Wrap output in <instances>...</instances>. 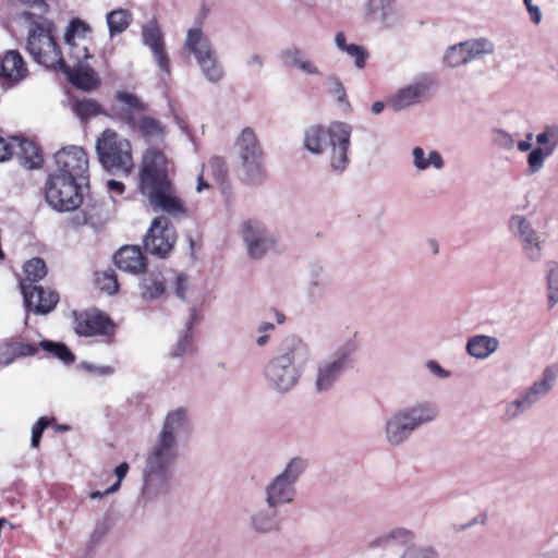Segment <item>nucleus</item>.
<instances>
[{
	"label": "nucleus",
	"mask_w": 558,
	"mask_h": 558,
	"mask_svg": "<svg viewBox=\"0 0 558 558\" xmlns=\"http://www.w3.org/2000/svg\"><path fill=\"white\" fill-rule=\"evenodd\" d=\"M179 457V442L157 434L146 454L145 463L173 469Z\"/></svg>",
	"instance_id": "412c9836"
},
{
	"label": "nucleus",
	"mask_w": 558,
	"mask_h": 558,
	"mask_svg": "<svg viewBox=\"0 0 558 558\" xmlns=\"http://www.w3.org/2000/svg\"><path fill=\"white\" fill-rule=\"evenodd\" d=\"M248 529L257 535H270L281 530V520L275 507L257 508L247 519Z\"/></svg>",
	"instance_id": "5701e85b"
},
{
	"label": "nucleus",
	"mask_w": 558,
	"mask_h": 558,
	"mask_svg": "<svg viewBox=\"0 0 558 558\" xmlns=\"http://www.w3.org/2000/svg\"><path fill=\"white\" fill-rule=\"evenodd\" d=\"M49 421L46 417H40L32 428V447H37L44 429L48 426Z\"/></svg>",
	"instance_id": "338daca9"
},
{
	"label": "nucleus",
	"mask_w": 558,
	"mask_h": 558,
	"mask_svg": "<svg viewBox=\"0 0 558 558\" xmlns=\"http://www.w3.org/2000/svg\"><path fill=\"white\" fill-rule=\"evenodd\" d=\"M21 290L26 308L36 314L50 313L59 302V295L49 289L45 290L41 287L22 281Z\"/></svg>",
	"instance_id": "a211bd4d"
},
{
	"label": "nucleus",
	"mask_w": 558,
	"mask_h": 558,
	"mask_svg": "<svg viewBox=\"0 0 558 558\" xmlns=\"http://www.w3.org/2000/svg\"><path fill=\"white\" fill-rule=\"evenodd\" d=\"M412 166L417 172L428 171L434 169L441 170L445 167V161L440 153L434 149H424L415 146L411 150Z\"/></svg>",
	"instance_id": "473e14b6"
},
{
	"label": "nucleus",
	"mask_w": 558,
	"mask_h": 558,
	"mask_svg": "<svg viewBox=\"0 0 558 558\" xmlns=\"http://www.w3.org/2000/svg\"><path fill=\"white\" fill-rule=\"evenodd\" d=\"M72 110L82 122H87L92 118L106 113L96 100L89 98L75 100L72 105Z\"/></svg>",
	"instance_id": "79ce46f5"
},
{
	"label": "nucleus",
	"mask_w": 558,
	"mask_h": 558,
	"mask_svg": "<svg viewBox=\"0 0 558 558\" xmlns=\"http://www.w3.org/2000/svg\"><path fill=\"white\" fill-rule=\"evenodd\" d=\"M22 17L28 25L26 49L34 61L46 68L66 71V63L53 36V23L34 11H25Z\"/></svg>",
	"instance_id": "39448f33"
},
{
	"label": "nucleus",
	"mask_w": 558,
	"mask_h": 558,
	"mask_svg": "<svg viewBox=\"0 0 558 558\" xmlns=\"http://www.w3.org/2000/svg\"><path fill=\"white\" fill-rule=\"evenodd\" d=\"M495 44L488 38H472L449 46L442 56V63L447 68H458L474 60L483 59L495 52Z\"/></svg>",
	"instance_id": "9d476101"
},
{
	"label": "nucleus",
	"mask_w": 558,
	"mask_h": 558,
	"mask_svg": "<svg viewBox=\"0 0 558 558\" xmlns=\"http://www.w3.org/2000/svg\"><path fill=\"white\" fill-rule=\"evenodd\" d=\"M307 469V460L294 457L264 489V501L268 507L280 508L292 505L296 498V483Z\"/></svg>",
	"instance_id": "423d86ee"
},
{
	"label": "nucleus",
	"mask_w": 558,
	"mask_h": 558,
	"mask_svg": "<svg viewBox=\"0 0 558 558\" xmlns=\"http://www.w3.org/2000/svg\"><path fill=\"white\" fill-rule=\"evenodd\" d=\"M492 138L496 146H498L499 148L506 149V150H511L515 146V141H514L513 135H511L510 133H508L504 130H495L493 132Z\"/></svg>",
	"instance_id": "6e6d98bb"
},
{
	"label": "nucleus",
	"mask_w": 558,
	"mask_h": 558,
	"mask_svg": "<svg viewBox=\"0 0 558 558\" xmlns=\"http://www.w3.org/2000/svg\"><path fill=\"white\" fill-rule=\"evenodd\" d=\"M25 281L36 282L47 275L45 262L41 258H33L24 265Z\"/></svg>",
	"instance_id": "3c124183"
},
{
	"label": "nucleus",
	"mask_w": 558,
	"mask_h": 558,
	"mask_svg": "<svg viewBox=\"0 0 558 558\" xmlns=\"http://www.w3.org/2000/svg\"><path fill=\"white\" fill-rule=\"evenodd\" d=\"M90 27L85 22L81 20H73L65 31L64 41L90 40Z\"/></svg>",
	"instance_id": "49530a36"
},
{
	"label": "nucleus",
	"mask_w": 558,
	"mask_h": 558,
	"mask_svg": "<svg viewBox=\"0 0 558 558\" xmlns=\"http://www.w3.org/2000/svg\"><path fill=\"white\" fill-rule=\"evenodd\" d=\"M310 355L308 347L299 338L286 339L278 353L265 365L266 386L278 393L291 391L300 381L302 366Z\"/></svg>",
	"instance_id": "f03ea898"
},
{
	"label": "nucleus",
	"mask_w": 558,
	"mask_h": 558,
	"mask_svg": "<svg viewBox=\"0 0 558 558\" xmlns=\"http://www.w3.org/2000/svg\"><path fill=\"white\" fill-rule=\"evenodd\" d=\"M352 126L345 122L333 121L328 125L314 124L304 130L303 147L312 155H322L329 150L332 171L341 173L348 167Z\"/></svg>",
	"instance_id": "7ed1b4c3"
},
{
	"label": "nucleus",
	"mask_w": 558,
	"mask_h": 558,
	"mask_svg": "<svg viewBox=\"0 0 558 558\" xmlns=\"http://www.w3.org/2000/svg\"><path fill=\"white\" fill-rule=\"evenodd\" d=\"M173 173V163L166 154L148 148L142 156L137 189L155 211L180 218L186 215L187 209L177 192Z\"/></svg>",
	"instance_id": "f257e3e1"
},
{
	"label": "nucleus",
	"mask_w": 558,
	"mask_h": 558,
	"mask_svg": "<svg viewBox=\"0 0 558 558\" xmlns=\"http://www.w3.org/2000/svg\"><path fill=\"white\" fill-rule=\"evenodd\" d=\"M529 408L530 407L527 405V403L524 402V399L520 395L519 398L507 404V413L509 414V418H513L519 416L523 411H525Z\"/></svg>",
	"instance_id": "0e129e2a"
},
{
	"label": "nucleus",
	"mask_w": 558,
	"mask_h": 558,
	"mask_svg": "<svg viewBox=\"0 0 558 558\" xmlns=\"http://www.w3.org/2000/svg\"><path fill=\"white\" fill-rule=\"evenodd\" d=\"M116 266L133 275L141 274L146 268V258L137 245L121 247L114 255Z\"/></svg>",
	"instance_id": "cd10ccee"
},
{
	"label": "nucleus",
	"mask_w": 558,
	"mask_h": 558,
	"mask_svg": "<svg viewBox=\"0 0 558 558\" xmlns=\"http://www.w3.org/2000/svg\"><path fill=\"white\" fill-rule=\"evenodd\" d=\"M192 430L189 412L184 408H177L167 413L158 433L166 438L180 444Z\"/></svg>",
	"instance_id": "4be33fe9"
},
{
	"label": "nucleus",
	"mask_w": 558,
	"mask_h": 558,
	"mask_svg": "<svg viewBox=\"0 0 558 558\" xmlns=\"http://www.w3.org/2000/svg\"><path fill=\"white\" fill-rule=\"evenodd\" d=\"M96 283L100 290L109 295L117 293L119 290L118 279L113 272L104 271L97 274Z\"/></svg>",
	"instance_id": "5fc2aeb1"
},
{
	"label": "nucleus",
	"mask_w": 558,
	"mask_h": 558,
	"mask_svg": "<svg viewBox=\"0 0 558 558\" xmlns=\"http://www.w3.org/2000/svg\"><path fill=\"white\" fill-rule=\"evenodd\" d=\"M126 124L149 140H162L166 135L165 125L159 120L143 112L137 117L128 114Z\"/></svg>",
	"instance_id": "c85d7f7f"
},
{
	"label": "nucleus",
	"mask_w": 558,
	"mask_h": 558,
	"mask_svg": "<svg viewBox=\"0 0 558 558\" xmlns=\"http://www.w3.org/2000/svg\"><path fill=\"white\" fill-rule=\"evenodd\" d=\"M281 60L287 66L296 68L306 75L319 76V68L307 57L305 50L289 47L281 52Z\"/></svg>",
	"instance_id": "2f4dec72"
},
{
	"label": "nucleus",
	"mask_w": 558,
	"mask_h": 558,
	"mask_svg": "<svg viewBox=\"0 0 558 558\" xmlns=\"http://www.w3.org/2000/svg\"><path fill=\"white\" fill-rule=\"evenodd\" d=\"M536 146L526 156L527 174L534 175L543 170L547 159L558 150V124L549 123L542 126L535 135Z\"/></svg>",
	"instance_id": "ddd939ff"
},
{
	"label": "nucleus",
	"mask_w": 558,
	"mask_h": 558,
	"mask_svg": "<svg viewBox=\"0 0 558 558\" xmlns=\"http://www.w3.org/2000/svg\"><path fill=\"white\" fill-rule=\"evenodd\" d=\"M191 284L189 278L180 274L175 278L174 290L178 298L185 300L187 298V292L190 291Z\"/></svg>",
	"instance_id": "e2e57ef3"
},
{
	"label": "nucleus",
	"mask_w": 558,
	"mask_h": 558,
	"mask_svg": "<svg viewBox=\"0 0 558 558\" xmlns=\"http://www.w3.org/2000/svg\"><path fill=\"white\" fill-rule=\"evenodd\" d=\"M355 351V344L349 341L339 348L333 355L316 363L313 373V387L317 393L332 390L345 372L348 357Z\"/></svg>",
	"instance_id": "6e6552de"
},
{
	"label": "nucleus",
	"mask_w": 558,
	"mask_h": 558,
	"mask_svg": "<svg viewBox=\"0 0 558 558\" xmlns=\"http://www.w3.org/2000/svg\"><path fill=\"white\" fill-rule=\"evenodd\" d=\"M57 171L54 175H62L65 179L82 184L88 182V157L81 146H66L54 154Z\"/></svg>",
	"instance_id": "9b49d317"
},
{
	"label": "nucleus",
	"mask_w": 558,
	"mask_h": 558,
	"mask_svg": "<svg viewBox=\"0 0 558 558\" xmlns=\"http://www.w3.org/2000/svg\"><path fill=\"white\" fill-rule=\"evenodd\" d=\"M241 235L250 257L259 259L274 250L277 240L275 235L256 220H248L241 226Z\"/></svg>",
	"instance_id": "4468645a"
},
{
	"label": "nucleus",
	"mask_w": 558,
	"mask_h": 558,
	"mask_svg": "<svg viewBox=\"0 0 558 558\" xmlns=\"http://www.w3.org/2000/svg\"><path fill=\"white\" fill-rule=\"evenodd\" d=\"M547 290L549 306L553 307L558 303V264H547Z\"/></svg>",
	"instance_id": "8fccbe9b"
},
{
	"label": "nucleus",
	"mask_w": 558,
	"mask_h": 558,
	"mask_svg": "<svg viewBox=\"0 0 558 558\" xmlns=\"http://www.w3.org/2000/svg\"><path fill=\"white\" fill-rule=\"evenodd\" d=\"M116 100L119 105L117 109L118 116L125 123L128 114H135L137 117L145 110V105L136 95L132 93L119 90L116 94Z\"/></svg>",
	"instance_id": "4c0bfd02"
},
{
	"label": "nucleus",
	"mask_w": 558,
	"mask_h": 558,
	"mask_svg": "<svg viewBox=\"0 0 558 558\" xmlns=\"http://www.w3.org/2000/svg\"><path fill=\"white\" fill-rule=\"evenodd\" d=\"M96 151L101 165L109 171L129 174L133 169L132 148L129 140L113 130H105L97 140Z\"/></svg>",
	"instance_id": "0eeeda50"
},
{
	"label": "nucleus",
	"mask_w": 558,
	"mask_h": 558,
	"mask_svg": "<svg viewBox=\"0 0 558 558\" xmlns=\"http://www.w3.org/2000/svg\"><path fill=\"white\" fill-rule=\"evenodd\" d=\"M166 292V280L160 272H151L141 281V295L144 300H156Z\"/></svg>",
	"instance_id": "ea45409f"
},
{
	"label": "nucleus",
	"mask_w": 558,
	"mask_h": 558,
	"mask_svg": "<svg viewBox=\"0 0 558 558\" xmlns=\"http://www.w3.org/2000/svg\"><path fill=\"white\" fill-rule=\"evenodd\" d=\"M415 539L413 531L405 527L391 529L368 543L371 549H386L390 546L410 545Z\"/></svg>",
	"instance_id": "c756f323"
},
{
	"label": "nucleus",
	"mask_w": 558,
	"mask_h": 558,
	"mask_svg": "<svg viewBox=\"0 0 558 558\" xmlns=\"http://www.w3.org/2000/svg\"><path fill=\"white\" fill-rule=\"evenodd\" d=\"M175 240V231L169 219L159 216L151 221L144 238V245L148 253L163 257L173 248Z\"/></svg>",
	"instance_id": "2eb2a0df"
},
{
	"label": "nucleus",
	"mask_w": 558,
	"mask_h": 558,
	"mask_svg": "<svg viewBox=\"0 0 558 558\" xmlns=\"http://www.w3.org/2000/svg\"><path fill=\"white\" fill-rule=\"evenodd\" d=\"M192 345V337L189 331H185L179 337L175 345L170 350V355L173 357H180L184 355Z\"/></svg>",
	"instance_id": "13d9d810"
},
{
	"label": "nucleus",
	"mask_w": 558,
	"mask_h": 558,
	"mask_svg": "<svg viewBox=\"0 0 558 558\" xmlns=\"http://www.w3.org/2000/svg\"><path fill=\"white\" fill-rule=\"evenodd\" d=\"M427 88L428 84L425 80L414 81L391 96L388 104L396 111L403 110L417 104Z\"/></svg>",
	"instance_id": "a878e982"
},
{
	"label": "nucleus",
	"mask_w": 558,
	"mask_h": 558,
	"mask_svg": "<svg viewBox=\"0 0 558 558\" xmlns=\"http://www.w3.org/2000/svg\"><path fill=\"white\" fill-rule=\"evenodd\" d=\"M275 325L272 323L265 322L257 328V337L255 342L258 347H265L270 338V333L274 331Z\"/></svg>",
	"instance_id": "bf43d9fd"
},
{
	"label": "nucleus",
	"mask_w": 558,
	"mask_h": 558,
	"mask_svg": "<svg viewBox=\"0 0 558 558\" xmlns=\"http://www.w3.org/2000/svg\"><path fill=\"white\" fill-rule=\"evenodd\" d=\"M328 282L322 271L313 272L306 283L305 294L311 303H318L326 296Z\"/></svg>",
	"instance_id": "a19ab883"
},
{
	"label": "nucleus",
	"mask_w": 558,
	"mask_h": 558,
	"mask_svg": "<svg viewBox=\"0 0 558 558\" xmlns=\"http://www.w3.org/2000/svg\"><path fill=\"white\" fill-rule=\"evenodd\" d=\"M4 349L5 353L9 354V356L3 360L5 365L10 364L14 357L34 355L38 351L35 344L23 342L8 343Z\"/></svg>",
	"instance_id": "de8ad7c7"
},
{
	"label": "nucleus",
	"mask_w": 558,
	"mask_h": 558,
	"mask_svg": "<svg viewBox=\"0 0 558 558\" xmlns=\"http://www.w3.org/2000/svg\"><path fill=\"white\" fill-rule=\"evenodd\" d=\"M184 46L196 61L215 52L208 37L198 26L187 31Z\"/></svg>",
	"instance_id": "f704fd0d"
},
{
	"label": "nucleus",
	"mask_w": 558,
	"mask_h": 558,
	"mask_svg": "<svg viewBox=\"0 0 558 558\" xmlns=\"http://www.w3.org/2000/svg\"><path fill=\"white\" fill-rule=\"evenodd\" d=\"M241 179L248 185H259L265 181L266 170L264 156L241 160Z\"/></svg>",
	"instance_id": "e433bc0d"
},
{
	"label": "nucleus",
	"mask_w": 558,
	"mask_h": 558,
	"mask_svg": "<svg viewBox=\"0 0 558 558\" xmlns=\"http://www.w3.org/2000/svg\"><path fill=\"white\" fill-rule=\"evenodd\" d=\"M405 548L399 558H439L437 549L427 544H416L414 541L410 545H403Z\"/></svg>",
	"instance_id": "a18cd8bd"
},
{
	"label": "nucleus",
	"mask_w": 558,
	"mask_h": 558,
	"mask_svg": "<svg viewBox=\"0 0 558 558\" xmlns=\"http://www.w3.org/2000/svg\"><path fill=\"white\" fill-rule=\"evenodd\" d=\"M426 369L437 378L447 379L451 376V373L445 369L437 361L428 360L425 362Z\"/></svg>",
	"instance_id": "69168bd1"
},
{
	"label": "nucleus",
	"mask_w": 558,
	"mask_h": 558,
	"mask_svg": "<svg viewBox=\"0 0 558 558\" xmlns=\"http://www.w3.org/2000/svg\"><path fill=\"white\" fill-rule=\"evenodd\" d=\"M508 230L521 244L522 253L527 260L532 263L542 260L543 247L541 235L526 216L521 214L512 215L508 220Z\"/></svg>",
	"instance_id": "f8f14e48"
},
{
	"label": "nucleus",
	"mask_w": 558,
	"mask_h": 558,
	"mask_svg": "<svg viewBox=\"0 0 558 558\" xmlns=\"http://www.w3.org/2000/svg\"><path fill=\"white\" fill-rule=\"evenodd\" d=\"M328 92L336 99V101L345 109L350 108V102L348 101L345 87L336 75H330L328 77Z\"/></svg>",
	"instance_id": "603ef678"
},
{
	"label": "nucleus",
	"mask_w": 558,
	"mask_h": 558,
	"mask_svg": "<svg viewBox=\"0 0 558 558\" xmlns=\"http://www.w3.org/2000/svg\"><path fill=\"white\" fill-rule=\"evenodd\" d=\"M128 472H129V464L126 462L120 463L114 469V474L117 476V481L108 489H106V493L107 494H113V493L118 492L120 489L121 482L126 476Z\"/></svg>",
	"instance_id": "680f3d73"
},
{
	"label": "nucleus",
	"mask_w": 558,
	"mask_h": 558,
	"mask_svg": "<svg viewBox=\"0 0 558 558\" xmlns=\"http://www.w3.org/2000/svg\"><path fill=\"white\" fill-rule=\"evenodd\" d=\"M227 178L226 163L220 157H213L203 166L197 180L196 191L202 193L215 184L222 185Z\"/></svg>",
	"instance_id": "bb28decb"
},
{
	"label": "nucleus",
	"mask_w": 558,
	"mask_h": 558,
	"mask_svg": "<svg viewBox=\"0 0 558 558\" xmlns=\"http://www.w3.org/2000/svg\"><path fill=\"white\" fill-rule=\"evenodd\" d=\"M345 53L354 59V64L356 68L363 69L365 66L366 60L368 58V52L364 47L355 44H350V47L348 48Z\"/></svg>",
	"instance_id": "4d7b16f0"
},
{
	"label": "nucleus",
	"mask_w": 558,
	"mask_h": 558,
	"mask_svg": "<svg viewBox=\"0 0 558 558\" xmlns=\"http://www.w3.org/2000/svg\"><path fill=\"white\" fill-rule=\"evenodd\" d=\"M65 44L69 47L70 57L74 59L78 65L92 57L89 52L90 40L65 41Z\"/></svg>",
	"instance_id": "864d4df0"
},
{
	"label": "nucleus",
	"mask_w": 558,
	"mask_h": 558,
	"mask_svg": "<svg viewBox=\"0 0 558 558\" xmlns=\"http://www.w3.org/2000/svg\"><path fill=\"white\" fill-rule=\"evenodd\" d=\"M28 70L23 57L16 50H9L0 58V78L3 84L15 85L23 81Z\"/></svg>",
	"instance_id": "b1692460"
},
{
	"label": "nucleus",
	"mask_w": 558,
	"mask_h": 558,
	"mask_svg": "<svg viewBox=\"0 0 558 558\" xmlns=\"http://www.w3.org/2000/svg\"><path fill=\"white\" fill-rule=\"evenodd\" d=\"M172 470L173 469L145 463L143 472L144 486L142 493L146 500H156L168 494L170 489Z\"/></svg>",
	"instance_id": "dca6fc26"
},
{
	"label": "nucleus",
	"mask_w": 558,
	"mask_h": 558,
	"mask_svg": "<svg viewBox=\"0 0 558 558\" xmlns=\"http://www.w3.org/2000/svg\"><path fill=\"white\" fill-rule=\"evenodd\" d=\"M80 367L90 374L96 376H109L112 375L114 369L108 365H94L87 362H83L80 364Z\"/></svg>",
	"instance_id": "052dcab7"
},
{
	"label": "nucleus",
	"mask_w": 558,
	"mask_h": 558,
	"mask_svg": "<svg viewBox=\"0 0 558 558\" xmlns=\"http://www.w3.org/2000/svg\"><path fill=\"white\" fill-rule=\"evenodd\" d=\"M499 340L488 335H475L468 339L466 353L476 360H486L499 349Z\"/></svg>",
	"instance_id": "7c9ffc66"
},
{
	"label": "nucleus",
	"mask_w": 558,
	"mask_h": 558,
	"mask_svg": "<svg viewBox=\"0 0 558 558\" xmlns=\"http://www.w3.org/2000/svg\"><path fill=\"white\" fill-rule=\"evenodd\" d=\"M11 144L13 145V154H16L20 162L25 168L36 169L41 166L43 159L38 147L32 141L12 137Z\"/></svg>",
	"instance_id": "72a5a7b5"
},
{
	"label": "nucleus",
	"mask_w": 558,
	"mask_h": 558,
	"mask_svg": "<svg viewBox=\"0 0 558 558\" xmlns=\"http://www.w3.org/2000/svg\"><path fill=\"white\" fill-rule=\"evenodd\" d=\"M558 377V368L555 366H548L542 373V377L534 381L531 387L524 390L521 396L524 402L531 408L542 398L547 396L555 386V381Z\"/></svg>",
	"instance_id": "393cba45"
},
{
	"label": "nucleus",
	"mask_w": 558,
	"mask_h": 558,
	"mask_svg": "<svg viewBox=\"0 0 558 558\" xmlns=\"http://www.w3.org/2000/svg\"><path fill=\"white\" fill-rule=\"evenodd\" d=\"M364 15L367 21L385 27L393 26L402 20V11L395 0H366Z\"/></svg>",
	"instance_id": "6ab92c4d"
},
{
	"label": "nucleus",
	"mask_w": 558,
	"mask_h": 558,
	"mask_svg": "<svg viewBox=\"0 0 558 558\" xmlns=\"http://www.w3.org/2000/svg\"><path fill=\"white\" fill-rule=\"evenodd\" d=\"M39 345L47 353L58 357L60 361H62L65 364H70V363L74 362V355L63 343L53 342V341H49V340H43L39 342Z\"/></svg>",
	"instance_id": "09e8293b"
},
{
	"label": "nucleus",
	"mask_w": 558,
	"mask_h": 558,
	"mask_svg": "<svg viewBox=\"0 0 558 558\" xmlns=\"http://www.w3.org/2000/svg\"><path fill=\"white\" fill-rule=\"evenodd\" d=\"M234 146L240 160L264 156L256 133L251 128H245L241 131Z\"/></svg>",
	"instance_id": "c9c22d12"
},
{
	"label": "nucleus",
	"mask_w": 558,
	"mask_h": 558,
	"mask_svg": "<svg viewBox=\"0 0 558 558\" xmlns=\"http://www.w3.org/2000/svg\"><path fill=\"white\" fill-rule=\"evenodd\" d=\"M142 43L153 53L159 70L169 75L170 59L166 50L163 33L156 21H149L142 27Z\"/></svg>",
	"instance_id": "f3484780"
},
{
	"label": "nucleus",
	"mask_w": 558,
	"mask_h": 558,
	"mask_svg": "<svg viewBox=\"0 0 558 558\" xmlns=\"http://www.w3.org/2000/svg\"><path fill=\"white\" fill-rule=\"evenodd\" d=\"M113 329L114 325L109 317L98 311L84 312L75 317L74 330L80 336L109 335Z\"/></svg>",
	"instance_id": "aec40b11"
},
{
	"label": "nucleus",
	"mask_w": 558,
	"mask_h": 558,
	"mask_svg": "<svg viewBox=\"0 0 558 558\" xmlns=\"http://www.w3.org/2000/svg\"><path fill=\"white\" fill-rule=\"evenodd\" d=\"M132 22V14L124 9H118L107 14V25L111 37L123 33Z\"/></svg>",
	"instance_id": "37998d69"
},
{
	"label": "nucleus",
	"mask_w": 558,
	"mask_h": 558,
	"mask_svg": "<svg viewBox=\"0 0 558 558\" xmlns=\"http://www.w3.org/2000/svg\"><path fill=\"white\" fill-rule=\"evenodd\" d=\"M82 185L62 175L50 174L45 184V199L57 211H73L82 204Z\"/></svg>",
	"instance_id": "1a4fd4ad"
},
{
	"label": "nucleus",
	"mask_w": 558,
	"mask_h": 558,
	"mask_svg": "<svg viewBox=\"0 0 558 558\" xmlns=\"http://www.w3.org/2000/svg\"><path fill=\"white\" fill-rule=\"evenodd\" d=\"M66 74L69 81L76 87L90 90L98 86L99 81L95 75L94 71L89 68L78 66V69H71L66 65V71H62Z\"/></svg>",
	"instance_id": "58836bf2"
},
{
	"label": "nucleus",
	"mask_w": 558,
	"mask_h": 558,
	"mask_svg": "<svg viewBox=\"0 0 558 558\" xmlns=\"http://www.w3.org/2000/svg\"><path fill=\"white\" fill-rule=\"evenodd\" d=\"M438 416L439 408L430 401H420L399 408L384 423V440L389 447L399 448L410 440L416 429L434 423Z\"/></svg>",
	"instance_id": "20e7f679"
},
{
	"label": "nucleus",
	"mask_w": 558,
	"mask_h": 558,
	"mask_svg": "<svg viewBox=\"0 0 558 558\" xmlns=\"http://www.w3.org/2000/svg\"><path fill=\"white\" fill-rule=\"evenodd\" d=\"M523 3L530 14L531 21L538 25L543 17L539 7L534 4L532 0H523Z\"/></svg>",
	"instance_id": "774afa93"
},
{
	"label": "nucleus",
	"mask_w": 558,
	"mask_h": 558,
	"mask_svg": "<svg viewBox=\"0 0 558 558\" xmlns=\"http://www.w3.org/2000/svg\"><path fill=\"white\" fill-rule=\"evenodd\" d=\"M197 63L205 77L210 82H219L225 75L223 68L216 57V51L197 60Z\"/></svg>",
	"instance_id": "c03bdc74"
}]
</instances>
